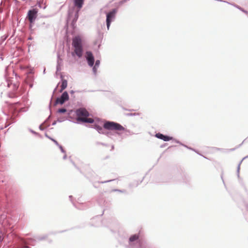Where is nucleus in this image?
<instances>
[{"mask_svg":"<svg viewBox=\"0 0 248 248\" xmlns=\"http://www.w3.org/2000/svg\"><path fill=\"white\" fill-rule=\"evenodd\" d=\"M17 198L16 191L9 188L0 171V223L6 219L7 213L14 209Z\"/></svg>","mask_w":248,"mask_h":248,"instance_id":"1","label":"nucleus"},{"mask_svg":"<svg viewBox=\"0 0 248 248\" xmlns=\"http://www.w3.org/2000/svg\"><path fill=\"white\" fill-rule=\"evenodd\" d=\"M118 241L125 248H151V244L147 241L140 232L131 234L128 237L124 236L119 238Z\"/></svg>","mask_w":248,"mask_h":248,"instance_id":"2","label":"nucleus"},{"mask_svg":"<svg viewBox=\"0 0 248 248\" xmlns=\"http://www.w3.org/2000/svg\"><path fill=\"white\" fill-rule=\"evenodd\" d=\"M69 121L74 123L82 124L83 123L92 124L93 125L92 128L95 129L99 134H102L106 135L108 137H110L111 135H113L114 134L111 132L108 131L106 128H104V124L108 121L107 120L103 122L101 119L98 118L93 119L92 118H75V120H69Z\"/></svg>","mask_w":248,"mask_h":248,"instance_id":"3","label":"nucleus"},{"mask_svg":"<svg viewBox=\"0 0 248 248\" xmlns=\"http://www.w3.org/2000/svg\"><path fill=\"white\" fill-rule=\"evenodd\" d=\"M24 105L20 102H16L15 104H12L9 106V111L12 116L6 119L4 127H1L0 129H3L7 127L12 124L16 122V119L19 116V114L21 112L26 111L28 109L24 108Z\"/></svg>","mask_w":248,"mask_h":248,"instance_id":"4","label":"nucleus"},{"mask_svg":"<svg viewBox=\"0 0 248 248\" xmlns=\"http://www.w3.org/2000/svg\"><path fill=\"white\" fill-rule=\"evenodd\" d=\"M104 128L107 129L108 131H111L114 134L111 135L110 138L112 139L111 136H116V135L120 136H121L123 132H125L126 136L132 135L134 134V133L130 131L129 129H127L124 128L120 124L114 122V121H108L104 124Z\"/></svg>","mask_w":248,"mask_h":248,"instance_id":"5","label":"nucleus"},{"mask_svg":"<svg viewBox=\"0 0 248 248\" xmlns=\"http://www.w3.org/2000/svg\"><path fill=\"white\" fill-rule=\"evenodd\" d=\"M72 46L74 50L71 52L72 57L77 60L76 58L81 59L83 54L82 39L79 35L74 36L72 39Z\"/></svg>","mask_w":248,"mask_h":248,"instance_id":"6","label":"nucleus"},{"mask_svg":"<svg viewBox=\"0 0 248 248\" xmlns=\"http://www.w3.org/2000/svg\"><path fill=\"white\" fill-rule=\"evenodd\" d=\"M85 59L88 65L90 67L92 68L93 75L94 77H96L97 75V69L98 67H95L94 66V56L93 55V52L90 50L86 51Z\"/></svg>","mask_w":248,"mask_h":248,"instance_id":"7","label":"nucleus"},{"mask_svg":"<svg viewBox=\"0 0 248 248\" xmlns=\"http://www.w3.org/2000/svg\"><path fill=\"white\" fill-rule=\"evenodd\" d=\"M118 11V8H115L108 12H105L106 16V23L108 30H109L111 23L115 20Z\"/></svg>","mask_w":248,"mask_h":248,"instance_id":"8","label":"nucleus"},{"mask_svg":"<svg viewBox=\"0 0 248 248\" xmlns=\"http://www.w3.org/2000/svg\"><path fill=\"white\" fill-rule=\"evenodd\" d=\"M38 13V9L37 8L32 7L30 9L27 15V17H28L30 22V25L29 26L30 29L31 31H32V28L33 24L37 19Z\"/></svg>","mask_w":248,"mask_h":248,"instance_id":"9","label":"nucleus"},{"mask_svg":"<svg viewBox=\"0 0 248 248\" xmlns=\"http://www.w3.org/2000/svg\"><path fill=\"white\" fill-rule=\"evenodd\" d=\"M68 117L71 118V115L76 116L77 117H88L89 116V112L84 108H79L75 111L69 110L68 113Z\"/></svg>","mask_w":248,"mask_h":248,"instance_id":"10","label":"nucleus"},{"mask_svg":"<svg viewBox=\"0 0 248 248\" xmlns=\"http://www.w3.org/2000/svg\"><path fill=\"white\" fill-rule=\"evenodd\" d=\"M190 181L189 177L185 172H179L172 178V182H181L184 181L185 183H188Z\"/></svg>","mask_w":248,"mask_h":248,"instance_id":"11","label":"nucleus"},{"mask_svg":"<svg viewBox=\"0 0 248 248\" xmlns=\"http://www.w3.org/2000/svg\"><path fill=\"white\" fill-rule=\"evenodd\" d=\"M69 99V95L67 91H64L62 93L61 95L57 98V100L54 103V105L56 106L57 105H62L64 103L68 101Z\"/></svg>","mask_w":248,"mask_h":248,"instance_id":"12","label":"nucleus"},{"mask_svg":"<svg viewBox=\"0 0 248 248\" xmlns=\"http://www.w3.org/2000/svg\"><path fill=\"white\" fill-rule=\"evenodd\" d=\"M34 79V77L33 75V70H31L29 71L25 78V81L26 83L29 86L30 88H32L33 87V82Z\"/></svg>","mask_w":248,"mask_h":248,"instance_id":"13","label":"nucleus"},{"mask_svg":"<svg viewBox=\"0 0 248 248\" xmlns=\"http://www.w3.org/2000/svg\"><path fill=\"white\" fill-rule=\"evenodd\" d=\"M80 10L77 9V10L75 12L74 8H69L67 13V21L71 20L72 17H74L75 18L78 19Z\"/></svg>","mask_w":248,"mask_h":248,"instance_id":"14","label":"nucleus"},{"mask_svg":"<svg viewBox=\"0 0 248 248\" xmlns=\"http://www.w3.org/2000/svg\"><path fill=\"white\" fill-rule=\"evenodd\" d=\"M155 136L156 138L163 140L164 141H169L174 139L173 137L163 134L160 132L156 133Z\"/></svg>","mask_w":248,"mask_h":248,"instance_id":"15","label":"nucleus"},{"mask_svg":"<svg viewBox=\"0 0 248 248\" xmlns=\"http://www.w3.org/2000/svg\"><path fill=\"white\" fill-rule=\"evenodd\" d=\"M82 174H83V173ZM84 176L87 179H89V180L92 183H93L94 181H95L97 177V175L92 170L88 171L85 174H84Z\"/></svg>","mask_w":248,"mask_h":248,"instance_id":"16","label":"nucleus"},{"mask_svg":"<svg viewBox=\"0 0 248 248\" xmlns=\"http://www.w3.org/2000/svg\"><path fill=\"white\" fill-rule=\"evenodd\" d=\"M13 87H14L15 93H12L11 94L9 93V96L10 97H12V98L16 97L17 96L20 95L21 94H22V93L24 92H25V89H23L22 91H21V89L19 90V89H18L19 86L15 84H14Z\"/></svg>","mask_w":248,"mask_h":248,"instance_id":"17","label":"nucleus"},{"mask_svg":"<svg viewBox=\"0 0 248 248\" xmlns=\"http://www.w3.org/2000/svg\"><path fill=\"white\" fill-rule=\"evenodd\" d=\"M48 17L47 16H45L44 18L41 21H39V19L37 18V24L39 27H41L42 28H47L50 26V22L47 21L46 18Z\"/></svg>","mask_w":248,"mask_h":248,"instance_id":"18","label":"nucleus"},{"mask_svg":"<svg viewBox=\"0 0 248 248\" xmlns=\"http://www.w3.org/2000/svg\"><path fill=\"white\" fill-rule=\"evenodd\" d=\"M85 0H72L74 8L81 10L83 7Z\"/></svg>","mask_w":248,"mask_h":248,"instance_id":"19","label":"nucleus"},{"mask_svg":"<svg viewBox=\"0 0 248 248\" xmlns=\"http://www.w3.org/2000/svg\"><path fill=\"white\" fill-rule=\"evenodd\" d=\"M51 119V116L49 115L48 116V117L44 121V122L40 124L39 126V128L41 131H44L47 128L49 127L50 126V124H47L50 121V120Z\"/></svg>","mask_w":248,"mask_h":248,"instance_id":"20","label":"nucleus"},{"mask_svg":"<svg viewBox=\"0 0 248 248\" xmlns=\"http://www.w3.org/2000/svg\"><path fill=\"white\" fill-rule=\"evenodd\" d=\"M62 59L60 58L59 54L57 55V61L56 65V74L57 75L62 70Z\"/></svg>","mask_w":248,"mask_h":248,"instance_id":"21","label":"nucleus"},{"mask_svg":"<svg viewBox=\"0 0 248 248\" xmlns=\"http://www.w3.org/2000/svg\"><path fill=\"white\" fill-rule=\"evenodd\" d=\"M63 77L62 76H61V81H62V85L61 88L60 89V92H62L63 90L66 89L67 87V81L66 79H63Z\"/></svg>","mask_w":248,"mask_h":248,"instance_id":"22","label":"nucleus"},{"mask_svg":"<svg viewBox=\"0 0 248 248\" xmlns=\"http://www.w3.org/2000/svg\"><path fill=\"white\" fill-rule=\"evenodd\" d=\"M49 234H45L42 236H35L36 239L37 241H41L45 240L46 238H47Z\"/></svg>","mask_w":248,"mask_h":248,"instance_id":"23","label":"nucleus"},{"mask_svg":"<svg viewBox=\"0 0 248 248\" xmlns=\"http://www.w3.org/2000/svg\"><path fill=\"white\" fill-rule=\"evenodd\" d=\"M65 120H67L69 121V120H75V119H73L71 116V118H69L68 117V115L67 116L66 118H65L64 117H59L57 118V121L59 123H62V122L64 121Z\"/></svg>","mask_w":248,"mask_h":248,"instance_id":"24","label":"nucleus"},{"mask_svg":"<svg viewBox=\"0 0 248 248\" xmlns=\"http://www.w3.org/2000/svg\"><path fill=\"white\" fill-rule=\"evenodd\" d=\"M70 110H67L65 108H61L58 109L57 113L59 114H64L65 113H66L68 115V113Z\"/></svg>","mask_w":248,"mask_h":248,"instance_id":"25","label":"nucleus"},{"mask_svg":"<svg viewBox=\"0 0 248 248\" xmlns=\"http://www.w3.org/2000/svg\"><path fill=\"white\" fill-rule=\"evenodd\" d=\"M69 198L70 201H71V202H72V203L73 205L75 208H77V209H81V208H80L79 206L77 205V204H76V203L73 202V196H72V195H70V196H69Z\"/></svg>","mask_w":248,"mask_h":248,"instance_id":"26","label":"nucleus"},{"mask_svg":"<svg viewBox=\"0 0 248 248\" xmlns=\"http://www.w3.org/2000/svg\"><path fill=\"white\" fill-rule=\"evenodd\" d=\"M45 136L46 138H48V139L52 141H53L55 145L58 144V142L55 139L48 135L47 133H46Z\"/></svg>","mask_w":248,"mask_h":248,"instance_id":"27","label":"nucleus"},{"mask_svg":"<svg viewBox=\"0 0 248 248\" xmlns=\"http://www.w3.org/2000/svg\"><path fill=\"white\" fill-rule=\"evenodd\" d=\"M244 160V159H243V158L240 161V162L238 163V164L237 165L236 173H237V177L238 178L240 177L239 173H240V165Z\"/></svg>","mask_w":248,"mask_h":248,"instance_id":"28","label":"nucleus"},{"mask_svg":"<svg viewBox=\"0 0 248 248\" xmlns=\"http://www.w3.org/2000/svg\"><path fill=\"white\" fill-rule=\"evenodd\" d=\"M184 147H185L186 148H187V149H189V150H190L193 151H194L195 152H196L197 154H198V155H201V156H203V155H201V154H200V153H199V152L197 150H196L195 149L193 148H192V147H191L188 146L187 145H185H185L184 146ZM203 157H204V158H205L204 156H203Z\"/></svg>","mask_w":248,"mask_h":248,"instance_id":"29","label":"nucleus"},{"mask_svg":"<svg viewBox=\"0 0 248 248\" xmlns=\"http://www.w3.org/2000/svg\"><path fill=\"white\" fill-rule=\"evenodd\" d=\"M111 192H119L120 193H124L127 194V192L125 189H113L111 190Z\"/></svg>","mask_w":248,"mask_h":248,"instance_id":"30","label":"nucleus"},{"mask_svg":"<svg viewBox=\"0 0 248 248\" xmlns=\"http://www.w3.org/2000/svg\"><path fill=\"white\" fill-rule=\"evenodd\" d=\"M56 145L57 146L59 147V148L60 149V150H61L62 153H64V154L66 153L65 150L64 149V148H63V147L62 145L58 143V144Z\"/></svg>","mask_w":248,"mask_h":248,"instance_id":"31","label":"nucleus"},{"mask_svg":"<svg viewBox=\"0 0 248 248\" xmlns=\"http://www.w3.org/2000/svg\"><path fill=\"white\" fill-rule=\"evenodd\" d=\"M219 1H220L224 2H227V3H228V4H231V5H233L234 6H235V7H236L237 9H239V10H240V9H242V7H240V6L237 5H236V4H234H234H231V3H230V2H227V1H224V0H219Z\"/></svg>","mask_w":248,"mask_h":248,"instance_id":"32","label":"nucleus"},{"mask_svg":"<svg viewBox=\"0 0 248 248\" xmlns=\"http://www.w3.org/2000/svg\"><path fill=\"white\" fill-rule=\"evenodd\" d=\"M37 5L38 6V7L40 8H42L43 9H46V6L45 4H44V3H40L39 2H38L37 3Z\"/></svg>","mask_w":248,"mask_h":248,"instance_id":"33","label":"nucleus"},{"mask_svg":"<svg viewBox=\"0 0 248 248\" xmlns=\"http://www.w3.org/2000/svg\"><path fill=\"white\" fill-rule=\"evenodd\" d=\"M100 65V61L99 60H94V66L99 67Z\"/></svg>","mask_w":248,"mask_h":248,"instance_id":"34","label":"nucleus"},{"mask_svg":"<svg viewBox=\"0 0 248 248\" xmlns=\"http://www.w3.org/2000/svg\"><path fill=\"white\" fill-rule=\"evenodd\" d=\"M139 115V113H128L125 114V115H126L127 116H137V115Z\"/></svg>","mask_w":248,"mask_h":248,"instance_id":"35","label":"nucleus"},{"mask_svg":"<svg viewBox=\"0 0 248 248\" xmlns=\"http://www.w3.org/2000/svg\"><path fill=\"white\" fill-rule=\"evenodd\" d=\"M248 140V137L246 139H245L239 145H238L237 146H236L235 148H232L231 150V151H234V150H235L236 148H239L242 144L243 143L247 140Z\"/></svg>","mask_w":248,"mask_h":248,"instance_id":"36","label":"nucleus"},{"mask_svg":"<svg viewBox=\"0 0 248 248\" xmlns=\"http://www.w3.org/2000/svg\"><path fill=\"white\" fill-rule=\"evenodd\" d=\"M127 2L126 0H120L119 2H118V6L116 7V8H118L121 6V5H122L125 2Z\"/></svg>","mask_w":248,"mask_h":248,"instance_id":"37","label":"nucleus"},{"mask_svg":"<svg viewBox=\"0 0 248 248\" xmlns=\"http://www.w3.org/2000/svg\"><path fill=\"white\" fill-rule=\"evenodd\" d=\"M115 180V179H111V180H108L104 181H98L97 183H99V184H105V183H108V182H110L113 181Z\"/></svg>","mask_w":248,"mask_h":248,"instance_id":"38","label":"nucleus"},{"mask_svg":"<svg viewBox=\"0 0 248 248\" xmlns=\"http://www.w3.org/2000/svg\"><path fill=\"white\" fill-rule=\"evenodd\" d=\"M71 162L72 163V164L74 166V167L78 170L81 173H82V171L80 170V169L76 165L75 163L72 160H71Z\"/></svg>","mask_w":248,"mask_h":248,"instance_id":"39","label":"nucleus"},{"mask_svg":"<svg viewBox=\"0 0 248 248\" xmlns=\"http://www.w3.org/2000/svg\"><path fill=\"white\" fill-rule=\"evenodd\" d=\"M96 145H102L103 146H107V147L109 146V145L108 144L105 143L101 142H99V141L96 142Z\"/></svg>","mask_w":248,"mask_h":248,"instance_id":"40","label":"nucleus"},{"mask_svg":"<svg viewBox=\"0 0 248 248\" xmlns=\"http://www.w3.org/2000/svg\"><path fill=\"white\" fill-rule=\"evenodd\" d=\"M85 90H83V91H74V90H71L70 91V93L71 95H73L74 94V93L76 92H77V93H82V92H85Z\"/></svg>","mask_w":248,"mask_h":248,"instance_id":"41","label":"nucleus"},{"mask_svg":"<svg viewBox=\"0 0 248 248\" xmlns=\"http://www.w3.org/2000/svg\"><path fill=\"white\" fill-rule=\"evenodd\" d=\"M29 131L30 132H31L32 134H34V135H36V136L39 135V134L38 133L35 132V131H34L32 129L29 128Z\"/></svg>","mask_w":248,"mask_h":248,"instance_id":"42","label":"nucleus"},{"mask_svg":"<svg viewBox=\"0 0 248 248\" xmlns=\"http://www.w3.org/2000/svg\"><path fill=\"white\" fill-rule=\"evenodd\" d=\"M5 236V234L2 233L1 235H0V244L2 242L3 239V237Z\"/></svg>","mask_w":248,"mask_h":248,"instance_id":"43","label":"nucleus"},{"mask_svg":"<svg viewBox=\"0 0 248 248\" xmlns=\"http://www.w3.org/2000/svg\"><path fill=\"white\" fill-rule=\"evenodd\" d=\"M103 202V199H98L97 201V202L100 206H102L101 203Z\"/></svg>","mask_w":248,"mask_h":248,"instance_id":"44","label":"nucleus"},{"mask_svg":"<svg viewBox=\"0 0 248 248\" xmlns=\"http://www.w3.org/2000/svg\"><path fill=\"white\" fill-rule=\"evenodd\" d=\"M98 37L100 39H102L103 38V33H102L100 31H98Z\"/></svg>","mask_w":248,"mask_h":248,"instance_id":"45","label":"nucleus"},{"mask_svg":"<svg viewBox=\"0 0 248 248\" xmlns=\"http://www.w3.org/2000/svg\"><path fill=\"white\" fill-rule=\"evenodd\" d=\"M122 108H123V109H124V110H127V111H134V109H127L122 106Z\"/></svg>","mask_w":248,"mask_h":248,"instance_id":"46","label":"nucleus"},{"mask_svg":"<svg viewBox=\"0 0 248 248\" xmlns=\"http://www.w3.org/2000/svg\"><path fill=\"white\" fill-rule=\"evenodd\" d=\"M76 22H73V21H71V25L72 28H74L76 26Z\"/></svg>","mask_w":248,"mask_h":248,"instance_id":"47","label":"nucleus"},{"mask_svg":"<svg viewBox=\"0 0 248 248\" xmlns=\"http://www.w3.org/2000/svg\"><path fill=\"white\" fill-rule=\"evenodd\" d=\"M240 11H242L243 12L246 13V14H248V12L246 10H245L244 9L242 8V9H240Z\"/></svg>","mask_w":248,"mask_h":248,"instance_id":"48","label":"nucleus"},{"mask_svg":"<svg viewBox=\"0 0 248 248\" xmlns=\"http://www.w3.org/2000/svg\"><path fill=\"white\" fill-rule=\"evenodd\" d=\"M71 21H73V22H77L78 19L75 18L74 17H72L71 19Z\"/></svg>","mask_w":248,"mask_h":248,"instance_id":"49","label":"nucleus"},{"mask_svg":"<svg viewBox=\"0 0 248 248\" xmlns=\"http://www.w3.org/2000/svg\"><path fill=\"white\" fill-rule=\"evenodd\" d=\"M167 144H168L167 143H164L163 144L161 145L160 147L161 148H164L165 146H166L167 145Z\"/></svg>","mask_w":248,"mask_h":248,"instance_id":"50","label":"nucleus"},{"mask_svg":"<svg viewBox=\"0 0 248 248\" xmlns=\"http://www.w3.org/2000/svg\"><path fill=\"white\" fill-rule=\"evenodd\" d=\"M173 140V141H174L175 142L177 143H179V140L176 139H174L173 140Z\"/></svg>","mask_w":248,"mask_h":248,"instance_id":"51","label":"nucleus"},{"mask_svg":"<svg viewBox=\"0 0 248 248\" xmlns=\"http://www.w3.org/2000/svg\"><path fill=\"white\" fill-rule=\"evenodd\" d=\"M104 211H105V209H104L103 211H102V214L101 215H97V216H95V217H99L102 216L104 214Z\"/></svg>","mask_w":248,"mask_h":248,"instance_id":"52","label":"nucleus"},{"mask_svg":"<svg viewBox=\"0 0 248 248\" xmlns=\"http://www.w3.org/2000/svg\"><path fill=\"white\" fill-rule=\"evenodd\" d=\"M58 122L57 120V121H54L52 123V125H55L57 124V123Z\"/></svg>","mask_w":248,"mask_h":248,"instance_id":"53","label":"nucleus"},{"mask_svg":"<svg viewBox=\"0 0 248 248\" xmlns=\"http://www.w3.org/2000/svg\"><path fill=\"white\" fill-rule=\"evenodd\" d=\"M93 186L94 187H95V188L98 187V186L96 185L95 182L94 181L93 183Z\"/></svg>","mask_w":248,"mask_h":248,"instance_id":"54","label":"nucleus"},{"mask_svg":"<svg viewBox=\"0 0 248 248\" xmlns=\"http://www.w3.org/2000/svg\"><path fill=\"white\" fill-rule=\"evenodd\" d=\"M67 155H66V153H65V154H64V155H63V156L62 158H63L64 160H65V159H66L67 158Z\"/></svg>","mask_w":248,"mask_h":248,"instance_id":"55","label":"nucleus"},{"mask_svg":"<svg viewBox=\"0 0 248 248\" xmlns=\"http://www.w3.org/2000/svg\"><path fill=\"white\" fill-rule=\"evenodd\" d=\"M114 145H111V150H110V151H112V150H114Z\"/></svg>","mask_w":248,"mask_h":248,"instance_id":"56","label":"nucleus"},{"mask_svg":"<svg viewBox=\"0 0 248 248\" xmlns=\"http://www.w3.org/2000/svg\"><path fill=\"white\" fill-rule=\"evenodd\" d=\"M57 232H50L49 233V234H56Z\"/></svg>","mask_w":248,"mask_h":248,"instance_id":"57","label":"nucleus"},{"mask_svg":"<svg viewBox=\"0 0 248 248\" xmlns=\"http://www.w3.org/2000/svg\"><path fill=\"white\" fill-rule=\"evenodd\" d=\"M178 144L184 146L185 145L184 144H183V143H182L180 141H179V143H178Z\"/></svg>","mask_w":248,"mask_h":248,"instance_id":"58","label":"nucleus"},{"mask_svg":"<svg viewBox=\"0 0 248 248\" xmlns=\"http://www.w3.org/2000/svg\"><path fill=\"white\" fill-rule=\"evenodd\" d=\"M170 181H171L170 180H165V181L163 180V181H161V182H163V183H164V182H170Z\"/></svg>","mask_w":248,"mask_h":248,"instance_id":"59","label":"nucleus"},{"mask_svg":"<svg viewBox=\"0 0 248 248\" xmlns=\"http://www.w3.org/2000/svg\"><path fill=\"white\" fill-rule=\"evenodd\" d=\"M33 39V38L31 36H30L28 37V39L29 40H31Z\"/></svg>","mask_w":248,"mask_h":248,"instance_id":"60","label":"nucleus"},{"mask_svg":"<svg viewBox=\"0 0 248 248\" xmlns=\"http://www.w3.org/2000/svg\"><path fill=\"white\" fill-rule=\"evenodd\" d=\"M66 231V230H63V231H61L58 232V233H62V232H65Z\"/></svg>","mask_w":248,"mask_h":248,"instance_id":"61","label":"nucleus"},{"mask_svg":"<svg viewBox=\"0 0 248 248\" xmlns=\"http://www.w3.org/2000/svg\"><path fill=\"white\" fill-rule=\"evenodd\" d=\"M48 242L49 243H51L52 242V240L51 239L48 240Z\"/></svg>","mask_w":248,"mask_h":248,"instance_id":"62","label":"nucleus"},{"mask_svg":"<svg viewBox=\"0 0 248 248\" xmlns=\"http://www.w3.org/2000/svg\"><path fill=\"white\" fill-rule=\"evenodd\" d=\"M175 146H170L169 147L166 149V150H169L170 148H171V147H175Z\"/></svg>","mask_w":248,"mask_h":248,"instance_id":"63","label":"nucleus"},{"mask_svg":"<svg viewBox=\"0 0 248 248\" xmlns=\"http://www.w3.org/2000/svg\"><path fill=\"white\" fill-rule=\"evenodd\" d=\"M248 158V155L243 157V159H245L246 158Z\"/></svg>","mask_w":248,"mask_h":248,"instance_id":"64","label":"nucleus"}]
</instances>
